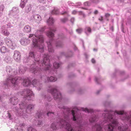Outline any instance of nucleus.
Listing matches in <instances>:
<instances>
[{"label":"nucleus","instance_id":"f257e3e1","mask_svg":"<svg viewBox=\"0 0 131 131\" xmlns=\"http://www.w3.org/2000/svg\"><path fill=\"white\" fill-rule=\"evenodd\" d=\"M124 113L123 111H105L104 113L103 114V116L104 117L105 120L108 122H110L112 124H110L107 126V131H113L114 126H116L117 124V122L116 119L113 118V115L116 114L118 115H122Z\"/></svg>","mask_w":131,"mask_h":131},{"label":"nucleus","instance_id":"f03ea898","mask_svg":"<svg viewBox=\"0 0 131 131\" xmlns=\"http://www.w3.org/2000/svg\"><path fill=\"white\" fill-rule=\"evenodd\" d=\"M65 125V127L68 131H74L71 125L66 120H60L59 122H54L51 125V128L53 130H56L58 128H61Z\"/></svg>","mask_w":131,"mask_h":131},{"label":"nucleus","instance_id":"7ed1b4c3","mask_svg":"<svg viewBox=\"0 0 131 131\" xmlns=\"http://www.w3.org/2000/svg\"><path fill=\"white\" fill-rule=\"evenodd\" d=\"M35 38L32 40V46L34 47L38 48L41 50V51H43V38L42 36L41 35L37 37L35 36Z\"/></svg>","mask_w":131,"mask_h":131},{"label":"nucleus","instance_id":"20e7f679","mask_svg":"<svg viewBox=\"0 0 131 131\" xmlns=\"http://www.w3.org/2000/svg\"><path fill=\"white\" fill-rule=\"evenodd\" d=\"M21 78L20 77H17L15 78H8L6 80L5 84H8L11 82L14 86L17 85L18 82H19V80H20Z\"/></svg>","mask_w":131,"mask_h":131},{"label":"nucleus","instance_id":"39448f33","mask_svg":"<svg viewBox=\"0 0 131 131\" xmlns=\"http://www.w3.org/2000/svg\"><path fill=\"white\" fill-rule=\"evenodd\" d=\"M41 64V65L40 64V66H44L45 70H47L49 69L50 67V65L49 60L47 56L44 57L43 62H42Z\"/></svg>","mask_w":131,"mask_h":131},{"label":"nucleus","instance_id":"423d86ee","mask_svg":"<svg viewBox=\"0 0 131 131\" xmlns=\"http://www.w3.org/2000/svg\"><path fill=\"white\" fill-rule=\"evenodd\" d=\"M25 94L24 96V97L26 98V99L28 100H30V98H31L32 97H34V95L32 93V91L30 90L27 89L24 91Z\"/></svg>","mask_w":131,"mask_h":131},{"label":"nucleus","instance_id":"0eeeda50","mask_svg":"<svg viewBox=\"0 0 131 131\" xmlns=\"http://www.w3.org/2000/svg\"><path fill=\"white\" fill-rule=\"evenodd\" d=\"M50 92L53 96L55 99L60 98L61 95L60 93L56 89H53L51 90Z\"/></svg>","mask_w":131,"mask_h":131},{"label":"nucleus","instance_id":"6e6552de","mask_svg":"<svg viewBox=\"0 0 131 131\" xmlns=\"http://www.w3.org/2000/svg\"><path fill=\"white\" fill-rule=\"evenodd\" d=\"M14 59L17 61H19L20 59V52L17 51H15L13 56Z\"/></svg>","mask_w":131,"mask_h":131},{"label":"nucleus","instance_id":"1a4fd4ad","mask_svg":"<svg viewBox=\"0 0 131 131\" xmlns=\"http://www.w3.org/2000/svg\"><path fill=\"white\" fill-rule=\"evenodd\" d=\"M5 42L7 45L10 47L12 49H14V47L13 46L12 41L9 40L8 38H6L5 39Z\"/></svg>","mask_w":131,"mask_h":131},{"label":"nucleus","instance_id":"9d476101","mask_svg":"<svg viewBox=\"0 0 131 131\" xmlns=\"http://www.w3.org/2000/svg\"><path fill=\"white\" fill-rule=\"evenodd\" d=\"M56 31L55 29H50V30L47 33V35L49 38H53L54 34L52 32H54Z\"/></svg>","mask_w":131,"mask_h":131},{"label":"nucleus","instance_id":"9b49d317","mask_svg":"<svg viewBox=\"0 0 131 131\" xmlns=\"http://www.w3.org/2000/svg\"><path fill=\"white\" fill-rule=\"evenodd\" d=\"M30 83V81L28 79H24V80L23 84L25 86H27L29 85Z\"/></svg>","mask_w":131,"mask_h":131},{"label":"nucleus","instance_id":"f8f14e48","mask_svg":"<svg viewBox=\"0 0 131 131\" xmlns=\"http://www.w3.org/2000/svg\"><path fill=\"white\" fill-rule=\"evenodd\" d=\"M10 101L12 104L14 105H16L17 103L18 100L16 97H14L11 98Z\"/></svg>","mask_w":131,"mask_h":131},{"label":"nucleus","instance_id":"ddd939ff","mask_svg":"<svg viewBox=\"0 0 131 131\" xmlns=\"http://www.w3.org/2000/svg\"><path fill=\"white\" fill-rule=\"evenodd\" d=\"M94 128L96 129V131H102V128L101 127L100 125L96 124L95 126L92 127L93 129Z\"/></svg>","mask_w":131,"mask_h":131},{"label":"nucleus","instance_id":"4468645a","mask_svg":"<svg viewBox=\"0 0 131 131\" xmlns=\"http://www.w3.org/2000/svg\"><path fill=\"white\" fill-rule=\"evenodd\" d=\"M47 44L48 45V50L49 52H53L54 50L52 47L50 42L49 41L47 42Z\"/></svg>","mask_w":131,"mask_h":131},{"label":"nucleus","instance_id":"2eb2a0df","mask_svg":"<svg viewBox=\"0 0 131 131\" xmlns=\"http://www.w3.org/2000/svg\"><path fill=\"white\" fill-rule=\"evenodd\" d=\"M98 118V116L95 115L94 117L92 116L89 119V120L90 122L93 123L96 121Z\"/></svg>","mask_w":131,"mask_h":131},{"label":"nucleus","instance_id":"dca6fc26","mask_svg":"<svg viewBox=\"0 0 131 131\" xmlns=\"http://www.w3.org/2000/svg\"><path fill=\"white\" fill-rule=\"evenodd\" d=\"M31 5L29 4L27 5L25 8L26 12L27 13H28L31 11Z\"/></svg>","mask_w":131,"mask_h":131},{"label":"nucleus","instance_id":"f3484780","mask_svg":"<svg viewBox=\"0 0 131 131\" xmlns=\"http://www.w3.org/2000/svg\"><path fill=\"white\" fill-rule=\"evenodd\" d=\"M24 31L26 32H28L31 31V28L28 26H26L24 28Z\"/></svg>","mask_w":131,"mask_h":131},{"label":"nucleus","instance_id":"a211bd4d","mask_svg":"<svg viewBox=\"0 0 131 131\" xmlns=\"http://www.w3.org/2000/svg\"><path fill=\"white\" fill-rule=\"evenodd\" d=\"M54 22V20L52 18L49 17V19L47 20V22L49 25H52Z\"/></svg>","mask_w":131,"mask_h":131},{"label":"nucleus","instance_id":"6ab92c4d","mask_svg":"<svg viewBox=\"0 0 131 131\" xmlns=\"http://www.w3.org/2000/svg\"><path fill=\"white\" fill-rule=\"evenodd\" d=\"M48 82H55L57 80V79L56 78L51 77L50 78H48Z\"/></svg>","mask_w":131,"mask_h":131},{"label":"nucleus","instance_id":"aec40b11","mask_svg":"<svg viewBox=\"0 0 131 131\" xmlns=\"http://www.w3.org/2000/svg\"><path fill=\"white\" fill-rule=\"evenodd\" d=\"M1 52L3 53H5L8 52V50L6 47L4 46L2 47L0 49Z\"/></svg>","mask_w":131,"mask_h":131},{"label":"nucleus","instance_id":"412c9836","mask_svg":"<svg viewBox=\"0 0 131 131\" xmlns=\"http://www.w3.org/2000/svg\"><path fill=\"white\" fill-rule=\"evenodd\" d=\"M30 71L31 72L35 74L37 72L39 73L40 70H38V68H36L34 69H31L30 70Z\"/></svg>","mask_w":131,"mask_h":131},{"label":"nucleus","instance_id":"4be33fe9","mask_svg":"<svg viewBox=\"0 0 131 131\" xmlns=\"http://www.w3.org/2000/svg\"><path fill=\"white\" fill-rule=\"evenodd\" d=\"M27 2L26 0H21V2L20 3V6L21 8H23L25 6L26 3Z\"/></svg>","mask_w":131,"mask_h":131},{"label":"nucleus","instance_id":"5701e85b","mask_svg":"<svg viewBox=\"0 0 131 131\" xmlns=\"http://www.w3.org/2000/svg\"><path fill=\"white\" fill-rule=\"evenodd\" d=\"M127 129V128L126 127H120L119 126L118 127V129L120 131H126Z\"/></svg>","mask_w":131,"mask_h":131},{"label":"nucleus","instance_id":"b1692460","mask_svg":"<svg viewBox=\"0 0 131 131\" xmlns=\"http://www.w3.org/2000/svg\"><path fill=\"white\" fill-rule=\"evenodd\" d=\"M83 111H84L85 112L92 113L93 112V110L92 109H89L86 108H82Z\"/></svg>","mask_w":131,"mask_h":131},{"label":"nucleus","instance_id":"393cba45","mask_svg":"<svg viewBox=\"0 0 131 131\" xmlns=\"http://www.w3.org/2000/svg\"><path fill=\"white\" fill-rule=\"evenodd\" d=\"M59 10L57 9H55L51 12V14H57L59 13Z\"/></svg>","mask_w":131,"mask_h":131},{"label":"nucleus","instance_id":"a878e982","mask_svg":"<svg viewBox=\"0 0 131 131\" xmlns=\"http://www.w3.org/2000/svg\"><path fill=\"white\" fill-rule=\"evenodd\" d=\"M72 114L73 115V119L74 121L77 120V117H76L75 115V111L74 110H72L71 111Z\"/></svg>","mask_w":131,"mask_h":131},{"label":"nucleus","instance_id":"bb28decb","mask_svg":"<svg viewBox=\"0 0 131 131\" xmlns=\"http://www.w3.org/2000/svg\"><path fill=\"white\" fill-rule=\"evenodd\" d=\"M34 107V105L32 104L29 105L27 108L26 111H27L28 110H30H30L33 108Z\"/></svg>","mask_w":131,"mask_h":131},{"label":"nucleus","instance_id":"cd10ccee","mask_svg":"<svg viewBox=\"0 0 131 131\" xmlns=\"http://www.w3.org/2000/svg\"><path fill=\"white\" fill-rule=\"evenodd\" d=\"M3 32L5 35L7 36H8L9 34V32L6 30H3Z\"/></svg>","mask_w":131,"mask_h":131},{"label":"nucleus","instance_id":"c85d7f7f","mask_svg":"<svg viewBox=\"0 0 131 131\" xmlns=\"http://www.w3.org/2000/svg\"><path fill=\"white\" fill-rule=\"evenodd\" d=\"M60 66V64L58 63H53V66L56 69L58 68Z\"/></svg>","mask_w":131,"mask_h":131},{"label":"nucleus","instance_id":"c756f323","mask_svg":"<svg viewBox=\"0 0 131 131\" xmlns=\"http://www.w3.org/2000/svg\"><path fill=\"white\" fill-rule=\"evenodd\" d=\"M28 131H37L35 129L33 128L32 127H30L28 129Z\"/></svg>","mask_w":131,"mask_h":131},{"label":"nucleus","instance_id":"7c9ffc66","mask_svg":"<svg viewBox=\"0 0 131 131\" xmlns=\"http://www.w3.org/2000/svg\"><path fill=\"white\" fill-rule=\"evenodd\" d=\"M111 15L110 14L107 13H105V16L106 18H107V21L109 20V19H108V18H109L110 16Z\"/></svg>","mask_w":131,"mask_h":131},{"label":"nucleus","instance_id":"2f4dec72","mask_svg":"<svg viewBox=\"0 0 131 131\" xmlns=\"http://www.w3.org/2000/svg\"><path fill=\"white\" fill-rule=\"evenodd\" d=\"M62 46V44L61 42H59L56 44V46L57 47H61Z\"/></svg>","mask_w":131,"mask_h":131},{"label":"nucleus","instance_id":"473e14b6","mask_svg":"<svg viewBox=\"0 0 131 131\" xmlns=\"http://www.w3.org/2000/svg\"><path fill=\"white\" fill-rule=\"evenodd\" d=\"M29 56L32 58L34 57V54L33 52H30L29 53Z\"/></svg>","mask_w":131,"mask_h":131},{"label":"nucleus","instance_id":"72a5a7b5","mask_svg":"<svg viewBox=\"0 0 131 131\" xmlns=\"http://www.w3.org/2000/svg\"><path fill=\"white\" fill-rule=\"evenodd\" d=\"M35 17L36 19H38L39 20H40L41 19V17L39 15H36L35 16Z\"/></svg>","mask_w":131,"mask_h":131},{"label":"nucleus","instance_id":"f704fd0d","mask_svg":"<svg viewBox=\"0 0 131 131\" xmlns=\"http://www.w3.org/2000/svg\"><path fill=\"white\" fill-rule=\"evenodd\" d=\"M82 29L81 28H79L76 30L77 31L78 33H80L82 31Z\"/></svg>","mask_w":131,"mask_h":131},{"label":"nucleus","instance_id":"c9c22d12","mask_svg":"<svg viewBox=\"0 0 131 131\" xmlns=\"http://www.w3.org/2000/svg\"><path fill=\"white\" fill-rule=\"evenodd\" d=\"M54 113L52 112H48L47 113V115L48 116H53L54 115Z\"/></svg>","mask_w":131,"mask_h":131},{"label":"nucleus","instance_id":"e433bc0d","mask_svg":"<svg viewBox=\"0 0 131 131\" xmlns=\"http://www.w3.org/2000/svg\"><path fill=\"white\" fill-rule=\"evenodd\" d=\"M84 5L85 6H89L90 5V3L88 2H86L84 3Z\"/></svg>","mask_w":131,"mask_h":131},{"label":"nucleus","instance_id":"4c0bfd02","mask_svg":"<svg viewBox=\"0 0 131 131\" xmlns=\"http://www.w3.org/2000/svg\"><path fill=\"white\" fill-rule=\"evenodd\" d=\"M20 107L21 109H22L24 108L25 107V106L24 104L22 103L20 104Z\"/></svg>","mask_w":131,"mask_h":131},{"label":"nucleus","instance_id":"58836bf2","mask_svg":"<svg viewBox=\"0 0 131 131\" xmlns=\"http://www.w3.org/2000/svg\"><path fill=\"white\" fill-rule=\"evenodd\" d=\"M42 124V123L41 121H39L37 125L38 126H41Z\"/></svg>","mask_w":131,"mask_h":131},{"label":"nucleus","instance_id":"ea45409f","mask_svg":"<svg viewBox=\"0 0 131 131\" xmlns=\"http://www.w3.org/2000/svg\"><path fill=\"white\" fill-rule=\"evenodd\" d=\"M32 84L34 86L36 83V80H33L32 82Z\"/></svg>","mask_w":131,"mask_h":131},{"label":"nucleus","instance_id":"a19ab883","mask_svg":"<svg viewBox=\"0 0 131 131\" xmlns=\"http://www.w3.org/2000/svg\"><path fill=\"white\" fill-rule=\"evenodd\" d=\"M68 20V19L67 18H65L61 19V21L63 23H64Z\"/></svg>","mask_w":131,"mask_h":131},{"label":"nucleus","instance_id":"79ce46f5","mask_svg":"<svg viewBox=\"0 0 131 131\" xmlns=\"http://www.w3.org/2000/svg\"><path fill=\"white\" fill-rule=\"evenodd\" d=\"M86 29L88 32H91V30L90 27H87L86 28Z\"/></svg>","mask_w":131,"mask_h":131},{"label":"nucleus","instance_id":"37998d69","mask_svg":"<svg viewBox=\"0 0 131 131\" xmlns=\"http://www.w3.org/2000/svg\"><path fill=\"white\" fill-rule=\"evenodd\" d=\"M99 20L101 21H103V17L102 16H101L99 18Z\"/></svg>","mask_w":131,"mask_h":131},{"label":"nucleus","instance_id":"c03bdc74","mask_svg":"<svg viewBox=\"0 0 131 131\" xmlns=\"http://www.w3.org/2000/svg\"><path fill=\"white\" fill-rule=\"evenodd\" d=\"M45 27H41V29L39 31L41 32H42L43 31L45 30Z\"/></svg>","mask_w":131,"mask_h":131},{"label":"nucleus","instance_id":"a18cd8bd","mask_svg":"<svg viewBox=\"0 0 131 131\" xmlns=\"http://www.w3.org/2000/svg\"><path fill=\"white\" fill-rule=\"evenodd\" d=\"M26 70H25L24 71H23L21 70V69H19V72L20 73H24V72Z\"/></svg>","mask_w":131,"mask_h":131},{"label":"nucleus","instance_id":"49530a36","mask_svg":"<svg viewBox=\"0 0 131 131\" xmlns=\"http://www.w3.org/2000/svg\"><path fill=\"white\" fill-rule=\"evenodd\" d=\"M77 13V12L76 10H74L72 12V14H75Z\"/></svg>","mask_w":131,"mask_h":131},{"label":"nucleus","instance_id":"de8ad7c7","mask_svg":"<svg viewBox=\"0 0 131 131\" xmlns=\"http://www.w3.org/2000/svg\"><path fill=\"white\" fill-rule=\"evenodd\" d=\"M18 10V9L16 7H13V12H14V10Z\"/></svg>","mask_w":131,"mask_h":131},{"label":"nucleus","instance_id":"09e8293b","mask_svg":"<svg viewBox=\"0 0 131 131\" xmlns=\"http://www.w3.org/2000/svg\"><path fill=\"white\" fill-rule=\"evenodd\" d=\"M98 13V12L97 10H95L94 12V14L95 15H96Z\"/></svg>","mask_w":131,"mask_h":131},{"label":"nucleus","instance_id":"8fccbe9b","mask_svg":"<svg viewBox=\"0 0 131 131\" xmlns=\"http://www.w3.org/2000/svg\"><path fill=\"white\" fill-rule=\"evenodd\" d=\"M33 36H34V34H30V35L29 36V38H31L32 37H33Z\"/></svg>","mask_w":131,"mask_h":131},{"label":"nucleus","instance_id":"3c124183","mask_svg":"<svg viewBox=\"0 0 131 131\" xmlns=\"http://www.w3.org/2000/svg\"><path fill=\"white\" fill-rule=\"evenodd\" d=\"M24 113H20V114H21V115H23V117L24 118H25L26 117V116L25 117V116H24Z\"/></svg>","mask_w":131,"mask_h":131},{"label":"nucleus","instance_id":"603ef678","mask_svg":"<svg viewBox=\"0 0 131 131\" xmlns=\"http://www.w3.org/2000/svg\"><path fill=\"white\" fill-rule=\"evenodd\" d=\"M92 62L93 63H94L95 62V61L94 59H92L91 60Z\"/></svg>","mask_w":131,"mask_h":131},{"label":"nucleus","instance_id":"864d4df0","mask_svg":"<svg viewBox=\"0 0 131 131\" xmlns=\"http://www.w3.org/2000/svg\"><path fill=\"white\" fill-rule=\"evenodd\" d=\"M67 12H64L63 13H61V14L62 15H63L64 14H67Z\"/></svg>","mask_w":131,"mask_h":131},{"label":"nucleus","instance_id":"5fc2aeb1","mask_svg":"<svg viewBox=\"0 0 131 131\" xmlns=\"http://www.w3.org/2000/svg\"><path fill=\"white\" fill-rule=\"evenodd\" d=\"M82 15L83 16V18H85L86 17L85 15L83 13L82 14Z\"/></svg>","mask_w":131,"mask_h":131},{"label":"nucleus","instance_id":"6e6d98bb","mask_svg":"<svg viewBox=\"0 0 131 131\" xmlns=\"http://www.w3.org/2000/svg\"><path fill=\"white\" fill-rule=\"evenodd\" d=\"M39 1L40 2L43 3L45 2V1L44 0H39Z\"/></svg>","mask_w":131,"mask_h":131},{"label":"nucleus","instance_id":"4d7b16f0","mask_svg":"<svg viewBox=\"0 0 131 131\" xmlns=\"http://www.w3.org/2000/svg\"><path fill=\"white\" fill-rule=\"evenodd\" d=\"M24 42V41H22L21 42V43L22 44V45H25V44H24L23 43V42Z\"/></svg>","mask_w":131,"mask_h":131},{"label":"nucleus","instance_id":"13d9d810","mask_svg":"<svg viewBox=\"0 0 131 131\" xmlns=\"http://www.w3.org/2000/svg\"><path fill=\"white\" fill-rule=\"evenodd\" d=\"M25 124L24 123L22 124H21V125L22 126H25Z\"/></svg>","mask_w":131,"mask_h":131},{"label":"nucleus","instance_id":"bf43d9fd","mask_svg":"<svg viewBox=\"0 0 131 131\" xmlns=\"http://www.w3.org/2000/svg\"><path fill=\"white\" fill-rule=\"evenodd\" d=\"M74 20V19L73 18H72L71 19V21H73Z\"/></svg>","mask_w":131,"mask_h":131},{"label":"nucleus","instance_id":"052dcab7","mask_svg":"<svg viewBox=\"0 0 131 131\" xmlns=\"http://www.w3.org/2000/svg\"><path fill=\"white\" fill-rule=\"evenodd\" d=\"M97 78H95L96 81L97 82Z\"/></svg>","mask_w":131,"mask_h":131},{"label":"nucleus","instance_id":"680f3d73","mask_svg":"<svg viewBox=\"0 0 131 131\" xmlns=\"http://www.w3.org/2000/svg\"><path fill=\"white\" fill-rule=\"evenodd\" d=\"M82 9H86V8H83V7H82Z\"/></svg>","mask_w":131,"mask_h":131},{"label":"nucleus","instance_id":"e2e57ef3","mask_svg":"<svg viewBox=\"0 0 131 131\" xmlns=\"http://www.w3.org/2000/svg\"><path fill=\"white\" fill-rule=\"evenodd\" d=\"M36 63H37L38 64V60L37 61V62Z\"/></svg>","mask_w":131,"mask_h":131},{"label":"nucleus","instance_id":"0e129e2a","mask_svg":"<svg viewBox=\"0 0 131 131\" xmlns=\"http://www.w3.org/2000/svg\"><path fill=\"white\" fill-rule=\"evenodd\" d=\"M99 93V92H97V94H98V93Z\"/></svg>","mask_w":131,"mask_h":131},{"label":"nucleus","instance_id":"69168bd1","mask_svg":"<svg viewBox=\"0 0 131 131\" xmlns=\"http://www.w3.org/2000/svg\"><path fill=\"white\" fill-rule=\"evenodd\" d=\"M93 50H94H94H95V49H94Z\"/></svg>","mask_w":131,"mask_h":131},{"label":"nucleus","instance_id":"338daca9","mask_svg":"<svg viewBox=\"0 0 131 131\" xmlns=\"http://www.w3.org/2000/svg\"><path fill=\"white\" fill-rule=\"evenodd\" d=\"M63 53H62V54H63Z\"/></svg>","mask_w":131,"mask_h":131}]
</instances>
